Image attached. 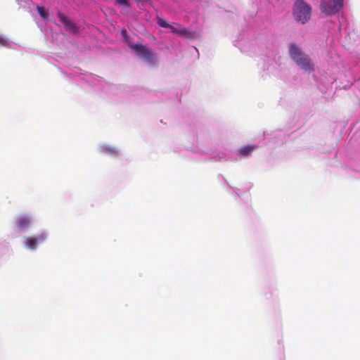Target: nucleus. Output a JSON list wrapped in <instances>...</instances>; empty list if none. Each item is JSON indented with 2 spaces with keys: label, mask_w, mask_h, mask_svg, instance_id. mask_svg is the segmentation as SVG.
<instances>
[{
  "label": "nucleus",
  "mask_w": 360,
  "mask_h": 360,
  "mask_svg": "<svg viewBox=\"0 0 360 360\" xmlns=\"http://www.w3.org/2000/svg\"><path fill=\"white\" fill-rule=\"evenodd\" d=\"M105 152L110 154V155H115L117 153L116 149L111 148V147H106L104 148Z\"/></svg>",
  "instance_id": "nucleus-12"
},
{
  "label": "nucleus",
  "mask_w": 360,
  "mask_h": 360,
  "mask_svg": "<svg viewBox=\"0 0 360 360\" xmlns=\"http://www.w3.org/2000/svg\"><path fill=\"white\" fill-rule=\"evenodd\" d=\"M31 221L27 216H20L17 218L15 224L16 226L20 229L27 228L30 225Z\"/></svg>",
  "instance_id": "nucleus-7"
},
{
  "label": "nucleus",
  "mask_w": 360,
  "mask_h": 360,
  "mask_svg": "<svg viewBox=\"0 0 360 360\" xmlns=\"http://www.w3.org/2000/svg\"><path fill=\"white\" fill-rule=\"evenodd\" d=\"M115 1L120 5L126 6L127 8L129 7V4L128 2V0H115Z\"/></svg>",
  "instance_id": "nucleus-14"
},
{
  "label": "nucleus",
  "mask_w": 360,
  "mask_h": 360,
  "mask_svg": "<svg viewBox=\"0 0 360 360\" xmlns=\"http://www.w3.org/2000/svg\"><path fill=\"white\" fill-rule=\"evenodd\" d=\"M296 65L305 72H312L314 70V65L307 55L297 61Z\"/></svg>",
  "instance_id": "nucleus-6"
},
{
  "label": "nucleus",
  "mask_w": 360,
  "mask_h": 360,
  "mask_svg": "<svg viewBox=\"0 0 360 360\" xmlns=\"http://www.w3.org/2000/svg\"><path fill=\"white\" fill-rule=\"evenodd\" d=\"M289 54L292 60L295 63H297V61H300L303 57H304L307 55L295 44H291L290 45Z\"/></svg>",
  "instance_id": "nucleus-5"
},
{
  "label": "nucleus",
  "mask_w": 360,
  "mask_h": 360,
  "mask_svg": "<svg viewBox=\"0 0 360 360\" xmlns=\"http://www.w3.org/2000/svg\"><path fill=\"white\" fill-rule=\"evenodd\" d=\"M157 23L159 26L164 27V28H168L170 27V25L163 18L157 16L156 18Z\"/></svg>",
  "instance_id": "nucleus-11"
},
{
  "label": "nucleus",
  "mask_w": 360,
  "mask_h": 360,
  "mask_svg": "<svg viewBox=\"0 0 360 360\" xmlns=\"http://www.w3.org/2000/svg\"><path fill=\"white\" fill-rule=\"evenodd\" d=\"M255 149V147L253 146H245L240 148L238 152L241 156L245 157L249 155Z\"/></svg>",
  "instance_id": "nucleus-9"
},
{
  "label": "nucleus",
  "mask_w": 360,
  "mask_h": 360,
  "mask_svg": "<svg viewBox=\"0 0 360 360\" xmlns=\"http://www.w3.org/2000/svg\"><path fill=\"white\" fill-rule=\"evenodd\" d=\"M343 6V0H322L321 10L326 15H333L339 12Z\"/></svg>",
  "instance_id": "nucleus-3"
},
{
  "label": "nucleus",
  "mask_w": 360,
  "mask_h": 360,
  "mask_svg": "<svg viewBox=\"0 0 360 360\" xmlns=\"http://www.w3.org/2000/svg\"><path fill=\"white\" fill-rule=\"evenodd\" d=\"M60 18L61 21L65 25L66 29L72 32H75L77 30V27L76 25L72 22L70 20H69L67 17L60 15Z\"/></svg>",
  "instance_id": "nucleus-8"
},
{
  "label": "nucleus",
  "mask_w": 360,
  "mask_h": 360,
  "mask_svg": "<svg viewBox=\"0 0 360 360\" xmlns=\"http://www.w3.org/2000/svg\"><path fill=\"white\" fill-rule=\"evenodd\" d=\"M136 53L145 61L151 65H155L157 62V54L150 49L141 44H134L130 46Z\"/></svg>",
  "instance_id": "nucleus-2"
},
{
  "label": "nucleus",
  "mask_w": 360,
  "mask_h": 360,
  "mask_svg": "<svg viewBox=\"0 0 360 360\" xmlns=\"http://www.w3.org/2000/svg\"><path fill=\"white\" fill-rule=\"evenodd\" d=\"M37 11L39 14L43 18H46V11L45 9L41 6H37Z\"/></svg>",
  "instance_id": "nucleus-13"
},
{
  "label": "nucleus",
  "mask_w": 360,
  "mask_h": 360,
  "mask_svg": "<svg viewBox=\"0 0 360 360\" xmlns=\"http://www.w3.org/2000/svg\"><path fill=\"white\" fill-rule=\"evenodd\" d=\"M168 28L171 30L172 33L177 34L181 36H186L187 34L188 33V30L184 27H182L181 29H176L170 25V27Z\"/></svg>",
  "instance_id": "nucleus-10"
},
{
  "label": "nucleus",
  "mask_w": 360,
  "mask_h": 360,
  "mask_svg": "<svg viewBox=\"0 0 360 360\" xmlns=\"http://www.w3.org/2000/svg\"><path fill=\"white\" fill-rule=\"evenodd\" d=\"M46 240V234L41 233L36 237H27L25 242V245L28 249L34 250L37 245L43 243Z\"/></svg>",
  "instance_id": "nucleus-4"
},
{
  "label": "nucleus",
  "mask_w": 360,
  "mask_h": 360,
  "mask_svg": "<svg viewBox=\"0 0 360 360\" xmlns=\"http://www.w3.org/2000/svg\"><path fill=\"white\" fill-rule=\"evenodd\" d=\"M311 8L304 0H296L292 8V15L295 21L307 23L311 18Z\"/></svg>",
  "instance_id": "nucleus-1"
},
{
  "label": "nucleus",
  "mask_w": 360,
  "mask_h": 360,
  "mask_svg": "<svg viewBox=\"0 0 360 360\" xmlns=\"http://www.w3.org/2000/svg\"><path fill=\"white\" fill-rule=\"evenodd\" d=\"M7 40L6 39L5 37H4L3 36H1L0 35V44L1 46H6L7 45Z\"/></svg>",
  "instance_id": "nucleus-15"
}]
</instances>
